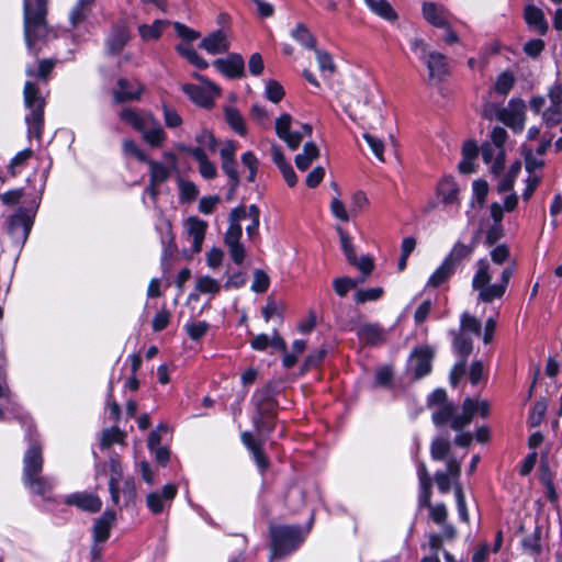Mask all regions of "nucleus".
I'll use <instances>...</instances> for the list:
<instances>
[{
    "instance_id": "obj_36",
    "label": "nucleus",
    "mask_w": 562,
    "mask_h": 562,
    "mask_svg": "<svg viewBox=\"0 0 562 562\" xmlns=\"http://www.w3.org/2000/svg\"><path fill=\"white\" fill-rule=\"evenodd\" d=\"M452 335H453L452 345H453L456 352L459 356H461L462 358L467 359L473 350V341L470 337V334H468L465 331L462 333V331L458 330V331H452Z\"/></svg>"
},
{
    "instance_id": "obj_24",
    "label": "nucleus",
    "mask_w": 562,
    "mask_h": 562,
    "mask_svg": "<svg viewBox=\"0 0 562 562\" xmlns=\"http://www.w3.org/2000/svg\"><path fill=\"white\" fill-rule=\"evenodd\" d=\"M437 195L441 199V202L448 204H459V186L454 181L452 176L443 177L436 188Z\"/></svg>"
},
{
    "instance_id": "obj_15",
    "label": "nucleus",
    "mask_w": 562,
    "mask_h": 562,
    "mask_svg": "<svg viewBox=\"0 0 562 562\" xmlns=\"http://www.w3.org/2000/svg\"><path fill=\"white\" fill-rule=\"evenodd\" d=\"M5 413L12 414L22 425L30 418V416L23 412L15 395L11 392V389H0V420L4 418Z\"/></svg>"
},
{
    "instance_id": "obj_40",
    "label": "nucleus",
    "mask_w": 562,
    "mask_h": 562,
    "mask_svg": "<svg viewBox=\"0 0 562 562\" xmlns=\"http://www.w3.org/2000/svg\"><path fill=\"white\" fill-rule=\"evenodd\" d=\"M177 52L184 57L190 64L199 69H206L209 64L203 59L190 44H179L176 47Z\"/></svg>"
},
{
    "instance_id": "obj_6",
    "label": "nucleus",
    "mask_w": 562,
    "mask_h": 562,
    "mask_svg": "<svg viewBox=\"0 0 562 562\" xmlns=\"http://www.w3.org/2000/svg\"><path fill=\"white\" fill-rule=\"evenodd\" d=\"M427 407L432 409L431 422L437 428L451 424L459 415V405L448 398L445 389H435L427 396Z\"/></svg>"
},
{
    "instance_id": "obj_22",
    "label": "nucleus",
    "mask_w": 562,
    "mask_h": 562,
    "mask_svg": "<svg viewBox=\"0 0 562 562\" xmlns=\"http://www.w3.org/2000/svg\"><path fill=\"white\" fill-rule=\"evenodd\" d=\"M292 116L288 113L282 114L276 121L277 135L286 143L291 149H296L302 142V134L290 131Z\"/></svg>"
},
{
    "instance_id": "obj_52",
    "label": "nucleus",
    "mask_w": 562,
    "mask_h": 562,
    "mask_svg": "<svg viewBox=\"0 0 562 562\" xmlns=\"http://www.w3.org/2000/svg\"><path fill=\"white\" fill-rule=\"evenodd\" d=\"M515 85V77L509 71L502 72L495 82V90L501 94H507Z\"/></svg>"
},
{
    "instance_id": "obj_21",
    "label": "nucleus",
    "mask_w": 562,
    "mask_h": 562,
    "mask_svg": "<svg viewBox=\"0 0 562 562\" xmlns=\"http://www.w3.org/2000/svg\"><path fill=\"white\" fill-rule=\"evenodd\" d=\"M143 92L144 86L140 82L133 85L127 79L120 78L117 89L113 91V97L116 103H124L140 100Z\"/></svg>"
},
{
    "instance_id": "obj_3",
    "label": "nucleus",
    "mask_w": 562,
    "mask_h": 562,
    "mask_svg": "<svg viewBox=\"0 0 562 562\" xmlns=\"http://www.w3.org/2000/svg\"><path fill=\"white\" fill-rule=\"evenodd\" d=\"M48 0H23L24 37L29 49L33 50L35 44L44 40L49 27L47 24Z\"/></svg>"
},
{
    "instance_id": "obj_30",
    "label": "nucleus",
    "mask_w": 562,
    "mask_h": 562,
    "mask_svg": "<svg viewBox=\"0 0 562 562\" xmlns=\"http://www.w3.org/2000/svg\"><path fill=\"white\" fill-rule=\"evenodd\" d=\"M475 248V241L473 240L470 245H465L461 241H457L452 247L449 255L446 257L445 261L448 262L452 268L456 267L463 261L464 259L470 258L473 250Z\"/></svg>"
},
{
    "instance_id": "obj_27",
    "label": "nucleus",
    "mask_w": 562,
    "mask_h": 562,
    "mask_svg": "<svg viewBox=\"0 0 562 562\" xmlns=\"http://www.w3.org/2000/svg\"><path fill=\"white\" fill-rule=\"evenodd\" d=\"M186 227L188 235L193 238V252H200L207 228L206 222L192 216L187 220Z\"/></svg>"
},
{
    "instance_id": "obj_9",
    "label": "nucleus",
    "mask_w": 562,
    "mask_h": 562,
    "mask_svg": "<svg viewBox=\"0 0 562 562\" xmlns=\"http://www.w3.org/2000/svg\"><path fill=\"white\" fill-rule=\"evenodd\" d=\"M434 355V349L429 346L415 348L407 361V374H409L413 380L427 375L431 370Z\"/></svg>"
},
{
    "instance_id": "obj_7",
    "label": "nucleus",
    "mask_w": 562,
    "mask_h": 562,
    "mask_svg": "<svg viewBox=\"0 0 562 562\" xmlns=\"http://www.w3.org/2000/svg\"><path fill=\"white\" fill-rule=\"evenodd\" d=\"M461 408V413L451 423V429L454 431L463 430L472 423L475 416L486 418L490 414L488 401L476 397H465Z\"/></svg>"
},
{
    "instance_id": "obj_13",
    "label": "nucleus",
    "mask_w": 562,
    "mask_h": 562,
    "mask_svg": "<svg viewBox=\"0 0 562 562\" xmlns=\"http://www.w3.org/2000/svg\"><path fill=\"white\" fill-rule=\"evenodd\" d=\"M177 493L178 487L176 484H166L160 492L155 491L147 494L146 505L154 515H159L166 507H170Z\"/></svg>"
},
{
    "instance_id": "obj_23",
    "label": "nucleus",
    "mask_w": 562,
    "mask_h": 562,
    "mask_svg": "<svg viewBox=\"0 0 562 562\" xmlns=\"http://www.w3.org/2000/svg\"><path fill=\"white\" fill-rule=\"evenodd\" d=\"M424 19L436 27L448 26V10L436 2H424L422 7Z\"/></svg>"
},
{
    "instance_id": "obj_55",
    "label": "nucleus",
    "mask_w": 562,
    "mask_h": 562,
    "mask_svg": "<svg viewBox=\"0 0 562 562\" xmlns=\"http://www.w3.org/2000/svg\"><path fill=\"white\" fill-rule=\"evenodd\" d=\"M383 294L382 288H371L366 290H358L355 294V301L358 304H363L368 301H375Z\"/></svg>"
},
{
    "instance_id": "obj_60",
    "label": "nucleus",
    "mask_w": 562,
    "mask_h": 562,
    "mask_svg": "<svg viewBox=\"0 0 562 562\" xmlns=\"http://www.w3.org/2000/svg\"><path fill=\"white\" fill-rule=\"evenodd\" d=\"M121 437V431L117 427H111L103 430L100 446L102 449L111 447L113 443L117 442Z\"/></svg>"
},
{
    "instance_id": "obj_16",
    "label": "nucleus",
    "mask_w": 562,
    "mask_h": 562,
    "mask_svg": "<svg viewBox=\"0 0 562 562\" xmlns=\"http://www.w3.org/2000/svg\"><path fill=\"white\" fill-rule=\"evenodd\" d=\"M65 503L69 506H76L81 510L97 513L102 507L101 498L92 493L76 492L65 497Z\"/></svg>"
},
{
    "instance_id": "obj_58",
    "label": "nucleus",
    "mask_w": 562,
    "mask_h": 562,
    "mask_svg": "<svg viewBox=\"0 0 562 562\" xmlns=\"http://www.w3.org/2000/svg\"><path fill=\"white\" fill-rule=\"evenodd\" d=\"M363 138L367 140L368 145L370 146L371 150L375 155V157L381 161L384 162V144L381 139L374 137L373 135L369 133L363 134Z\"/></svg>"
},
{
    "instance_id": "obj_28",
    "label": "nucleus",
    "mask_w": 562,
    "mask_h": 562,
    "mask_svg": "<svg viewBox=\"0 0 562 562\" xmlns=\"http://www.w3.org/2000/svg\"><path fill=\"white\" fill-rule=\"evenodd\" d=\"M525 20L527 24L533 27L540 35L547 34L549 25L541 9L532 4L527 5L525 9Z\"/></svg>"
},
{
    "instance_id": "obj_5",
    "label": "nucleus",
    "mask_w": 562,
    "mask_h": 562,
    "mask_svg": "<svg viewBox=\"0 0 562 562\" xmlns=\"http://www.w3.org/2000/svg\"><path fill=\"white\" fill-rule=\"evenodd\" d=\"M22 426L25 429L24 438L29 445L23 456L22 477H29L42 473L44 463L43 449L32 418L26 419Z\"/></svg>"
},
{
    "instance_id": "obj_41",
    "label": "nucleus",
    "mask_w": 562,
    "mask_h": 562,
    "mask_svg": "<svg viewBox=\"0 0 562 562\" xmlns=\"http://www.w3.org/2000/svg\"><path fill=\"white\" fill-rule=\"evenodd\" d=\"M451 445L447 438L436 437L430 445V456L435 461H442L447 459L450 452Z\"/></svg>"
},
{
    "instance_id": "obj_37",
    "label": "nucleus",
    "mask_w": 562,
    "mask_h": 562,
    "mask_svg": "<svg viewBox=\"0 0 562 562\" xmlns=\"http://www.w3.org/2000/svg\"><path fill=\"white\" fill-rule=\"evenodd\" d=\"M370 10L387 21H395L397 13L386 0H364Z\"/></svg>"
},
{
    "instance_id": "obj_14",
    "label": "nucleus",
    "mask_w": 562,
    "mask_h": 562,
    "mask_svg": "<svg viewBox=\"0 0 562 562\" xmlns=\"http://www.w3.org/2000/svg\"><path fill=\"white\" fill-rule=\"evenodd\" d=\"M23 485L30 493L40 496L43 501H53L52 492L56 485L54 477L41 474L22 477Z\"/></svg>"
},
{
    "instance_id": "obj_49",
    "label": "nucleus",
    "mask_w": 562,
    "mask_h": 562,
    "mask_svg": "<svg viewBox=\"0 0 562 562\" xmlns=\"http://www.w3.org/2000/svg\"><path fill=\"white\" fill-rule=\"evenodd\" d=\"M284 94L285 92L283 87L277 80L271 79L267 81L266 98L269 101L279 103L283 99Z\"/></svg>"
},
{
    "instance_id": "obj_26",
    "label": "nucleus",
    "mask_w": 562,
    "mask_h": 562,
    "mask_svg": "<svg viewBox=\"0 0 562 562\" xmlns=\"http://www.w3.org/2000/svg\"><path fill=\"white\" fill-rule=\"evenodd\" d=\"M479 269L473 278L472 286L479 291V300L483 302V295L491 288L492 274L490 273V265L487 260L481 259L477 262Z\"/></svg>"
},
{
    "instance_id": "obj_50",
    "label": "nucleus",
    "mask_w": 562,
    "mask_h": 562,
    "mask_svg": "<svg viewBox=\"0 0 562 562\" xmlns=\"http://www.w3.org/2000/svg\"><path fill=\"white\" fill-rule=\"evenodd\" d=\"M337 233L339 235L340 245L347 261H355L356 250L350 236L340 226L337 227Z\"/></svg>"
},
{
    "instance_id": "obj_2",
    "label": "nucleus",
    "mask_w": 562,
    "mask_h": 562,
    "mask_svg": "<svg viewBox=\"0 0 562 562\" xmlns=\"http://www.w3.org/2000/svg\"><path fill=\"white\" fill-rule=\"evenodd\" d=\"M304 531L301 525L269 526V560H282L296 552L304 543Z\"/></svg>"
},
{
    "instance_id": "obj_39",
    "label": "nucleus",
    "mask_w": 562,
    "mask_h": 562,
    "mask_svg": "<svg viewBox=\"0 0 562 562\" xmlns=\"http://www.w3.org/2000/svg\"><path fill=\"white\" fill-rule=\"evenodd\" d=\"M359 338L370 345H378L382 341L383 330L374 324H364L358 329Z\"/></svg>"
},
{
    "instance_id": "obj_31",
    "label": "nucleus",
    "mask_w": 562,
    "mask_h": 562,
    "mask_svg": "<svg viewBox=\"0 0 562 562\" xmlns=\"http://www.w3.org/2000/svg\"><path fill=\"white\" fill-rule=\"evenodd\" d=\"M140 133L144 140L154 147H160L166 140V133L155 117Z\"/></svg>"
},
{
    "instance_id": "obj_62",
    "label": "nucleus",
    "mask_w": 562,
    "mask_h": 562,
    "mask_svg": "<svg viewBox=\"0 0 562 562\" xmlns=\"http://www.w3.org/2000/svg\"><path fill=\"white\" fill-rule=\"evenodd\" d=\"M369 204L367 195L362 191H357L351 198L350 213L357 215L362 212Z\"/></svg>"
},
{
    "instance_id": "obj_44",
    "label": "nucleus",
    "mask_w": 562,
    "mask_h": 562,
    "mask_svg": "<svg viewBox=\"0 0 562 562\" xmlns=\"http://www.w3.org/2000/svg\"><path fill=\"white\" fill-rule=\"evenodd\" d=\"M195 290L199 293L215 295L221 291V283L210 276H202L195 281Z\"/></svg>"
},
{
    "instance_id": "obj_17",
    "label": "nucleus",
    "mask_w": 562,
    "mask_h": 562,
    "mask_svg": "<svg viewBox=\"0 0 562 562\" xmlns=\"http://www.w3.org/2000/svg\"><path fill=\"white\" fill-rule=\"evenodd\" d=\"M214 66L227 78H240L245 75V63L239 54L232 53L226 58H218Z\"/></svg>"
},
{
    "instance_id": "obj_1",
    "label": "nucleus",
    "mask_w": 562,
    "mask_h": 562,
    "mask_svg": "<svg viewBox=\"0 0 562 562\" xmlns=\"http://www.w3.org/2000/svg\"><path fill=\"white\" fill-rule=\"evenodd\" d=\"M282 389H256L252 394V404L256 412L252 415V425L261 440L268 439L276 426V417L281 405L279 397Z\"/></svg>"
},
{
    "instance_id": "obj_47",
    "label": "nucleus",
    "mask_w": 562,
    "mask_h": 562,
    "mask_svg": "<svg viewBox=\"0 0 562 562\" xmlns=\"http://www.w3.org/2000/svg\"><path fill=\"white\" fill-rule=\"evenodd\" d=\"M150 167V183L153 187L165 182L169 178V170L160 162L148 161Z\"/></svg>"
},
{
    "instance_id": "obj_19",
    "label": "nucleus",
    "mask_w": 562,
    "mask_h": 562,
    "mask_svg": "<svg viewBox=\"0 0 562 562\" xmlns=\"http://www.w3.org/2000/svg\"><path fill=\"white\" fill-rule=\"evenodd\" d=\"M115 520L116 514L113 509H105L100 517L95 518L92 527L93 541L105 542L110 537Z\"/></svg>"
},
{
    "instance_id": "obj_32",
    "label": "nucleus",
    "mask_w": 562,
    "mask_h": 562,
    "mask_svg": "<svg viewBox=\"0 0 562 562\" xmlns=\"http://www.w3.org/2000/svg\"><path fill=\"white\" fill-rule=\"evenodd\" d=\"M153 117L154 116L151 114L142 116L135 110L130 108L123 109L120 113V119L133 126V128L138 132H142L144 128H146V125L153 122Z\"/></svg>"
},
{
    "instance_id": "obj_45",
    "label": "nucleus",
    "mask_w": 562,
    "mask_h": 562,
    "mask_svg": "<svg viewBox=\"0 0 562 562\" xmlns=\"http://www.w3.org/2000/svg\"><path fill=\"white\" fill-rule=\"evenodd\" d=\"M29 124V135L40 139L44 126V112L32 111L26 117Z\"/></svg>"
},
{
    "instance_id": "obj_20",
    "label": "nucleus",
    "mask_w": 562,
    "mask_h": 562,
    "mask_svg": "<svg viewBox=\"0 0 562 562\" xmlns=\"http://www.w3.org/2000/svg\"><path fill=\"white\" fill-rule=\"evenodd\" d=\"M178 149L182 153L192 156L199 162V171L202 175V177L206 179H213L216 177V168L213 165V162L209 160L203 148L179 144Z\"/></svg>"
},
{
    "instance_id": "obj_33",
    "label": "nucleus",
    "mask_w": 562,
    "mask_h": 562,
    "mask_svg": "<svg viewBox=\"0 0 562 562\" xmlns=\"http://www.w3.org/2000/svg\"><path fill=\"white\" fill-rule=\"evenodd\" d=\"M128 33L125 27H115L106 41L109 54H120L128 42Z\"/></svg>"
},
{
    "instance_id": "obj_35",
    "label": "nucleus",
    "mask_w": 562,
    "mask_h": 562,
    "mask_svg": "<svg viewBox=\"0 0 562 562\" xmlns=\"http://www.w3.org/2000/svg\"><path fill=\"white\" fill-rule=\"evenodd\" d=\"M24 100L26 108L32 111L44 112L45 100L41 97L36 86L27 81L24 86Z\"/></svg>"
},
{
    "instance_id": "obj_56",
    "label": "nucleus",
    "mask_w": 562,
    "mask_h": 562,
    "mask_svg": "<svg viewBox=\"0 0 562 562\" xmlns=\"http://www.w3.org/2000/svg\"><path fill=\"white\" fill-rule=\"evenodd\" d=\"M195 142L200 145L199 147L201 148L205 146L213 153L216 150L217 140L213 133L209 130H201L200 133H198L195 136Z\"/></svg>"
},
{
    "instance_id": "obj_53",
    "label": "nucleus",
    "mask_w": 562,
    "mask_h": 562,
    "mask_svg": "<svg viewBox=\"0 0 562 562\" xmlns=\"http://www.w3.org/2000/svg\"><path fill=\"white\" fill-rule=\"evenodd\" d=\"M270 284L269 276L261 269L254 271V282L251 290L256 293H265Z\"/></svg>"
},
{
    "instance_id": "obj_57",
    "label": "nucleus",
    "mask_w": 562,
    "mask_h": 562,
    "mask_svg": "<svg viewBox=\"0 0 562 562\" xmlns=\"http://www.w3.org/2000/svg\"><path fill=\"white\" fill-rule=\"evenodd\" d=\"M454 496L458 507V515L460 519L464 522H469V512L465 503V497L460 485H456L454 487Z\"/></svg>"
},
{
    "instance_id": "obj_18",
    "label": "nucleus",
    "mask_w": 562,
    "mask_h": 562,
    "mask_svg": "<svg viewBox=\"0 0 562 562\" xmlns=\"http://www.w3.org/2000/svg\"><path fill=\"white\" fill-rule=\"evenodd\" d=\"M426 57L428 81H442L449 75L447 57L439 52H429Z\"/></svg>"
},
{
    "instance_id": "obj_12",
    "label": "nucleus",
    "mask_w": 562,
    "mask_h": 562,
    "mask_svg": "<svg viewBox=\"0 0 562 562\" xmlns=\"http://www.w3.org/2000/svg\"><path fill=\"white\" fill-rule=\"evenodd\" d=\"M526 104L521 99H512L507 108L496 111L497 119L515 132H520L525 125Z\"/></svg>"
},
{
    "instance_id": "obj_48",
    "label": "nucleus",
    "mask_w": 562,
    "mask_h": 562,
    "mask_svg": "<svg viewBox=\"0 0 562 562\" xmlns=\"http://www.w3.org/2000/svg\"><path fill=\"white\" fill-rule=\"evenodd\" d=\"M293 37L301 42L306 48L315 49L316 48V40L308 31L306 25L297 24L296 29L293 31Z\"/></svg>"
},
{
    "instance_id": "obj_54",
    "label": "nucleus",
    "mask_w": 562,
    "mask_h": 562,
    "mask_svg": "<svg viewBox=\"0 0 562 562\" xmlns=\"http://www.w3.org/2000/svg\"><path fill=\"white\" fill-rule=\"evenodd\" d=\"M349 265L356 267L364 277H369L374 269V260L371 256H362L358 258L355 256V261H349Z\"/></svg>"
},
{
    "instance_id": "obj_64",
    "label": "nucleus",
    "mask_w": 562,
    "mask_h": 562,
    "mask_svg": "<svg viewBox=\"0 0 562 562\" xmlns=\"http://www.w3.org/2000/svg\"><path fill=\"white\" fill-rule=\"evenodd\" d=\"M543 120L549 126H554L562 121V110L560 105H551L543 112Z\"/></svg>"
},
{
    "instance_id": "obj_10",
    "label": "nucleus",
    "mask_w": 562,
    "mask_h": 562,
    "mask_svg": "<svg viewBox=\"0 0 562 562\" xmlns=\"http://www.w3.org/2000/svg\"><path fill=\"white\" fill-rule=\"evenodd\" d=\"M34 212L31 209L20 207L18 212L9 217L8 233L18 244H23L30 234L33 225Z\"/></svg>"
},
{
    "instance_id": "obj_42",
    "label": "nucleus",
    "mask_w": 562,
    "mask_h": 562,
    "mask_svg": "<svg viewBox=\"0 0 562 562\" xmlns=\"http://www.w3.org/2000/svg\"><path fill=\"white\" fill-rule=\"evenodd\" d=\"M459 330L462 333L465 331L468 334H473L475 336H480L481 331H482V323L475 316L471 315L468 312H464L461 315Z\"/></svg>"
},
{
    "instance_id": "obj_29",
    "label": "nucleus",
    "mask_w": 562,
    "mask_h": 562,
    "mask_svg": "<svg viewBox=\"0 0 562 562\" xmlns=\"http://www.w3.org/2000/svg\"><path fill=\"white\" fill-rule=\"evenodd\" d=\"M514 273L513 267H506L501 276V282L496 284H492L487 292H485L483 295V302L484 303H491L495 299H502L506 288L509 283V280Z\"/></svg>"
},
{
    "instance_id": "obj_61",
    "label": "nucleus",
    "mask_w": 562,
    "mask_h": 562,
    "mask_svg": "<svg viewBox=\"0 0 562 562\" xmlns=\"http://www.w3.org/2000/svg\"><path fill=\"white\" fill-rule=\"evenodd\" d=\"M210 325L206 322L191 323L186 326L187 333L192 340H199L209 330Z\"/></svg>"
},
{
    "instance_id": "obj_4",
    "label": "nucleus",
    "mask_w": 562,
    "mask_h": 562,
    "mask_svg": "<svg viewBox=\"0 0 562 562\" xmlns=\"http://www.w3.org/2000/svg\"><path fill=\"white\" fill-rule=\"evenodd\" d=\"M110 471L109 492L113 505L120 508L133 505L136 499L134 479H123L121 465L114 460L110 462Z\"/></svg>"
},
{
    "instance_id": "obj_46",
    "label": "nucleus",
    "mask_w": 562,
    "mask_h": 562,
    "mask_svg": "<svg viewBox=\"0 0 562 562\" xmlns=\"http://www.w3.org/2000/svg\"><path fill=\"white\" fill-rule=\"evenodd\" d=\"M453 271L454 268L443 260L441 266L429 278L428 285L431 288H438L453 273Z\"/></svg>"
},
{
    "instance_id": "obj_51",
    "label": "nucleus",
    "mask_w": 562,
    "mask_h": 562,
    "mask_svg": "<svg viewBox=\"0 0 562 562\" xmlns=\"http://www.w3.org/2000/svg\"><path fill=\"white\" fill-rule=\"evenodd\" d=\"M358 281L348 277L336 278L333 281L335 292L344 297L351 289L357 288Z\"/></svg>"
},
{
    "instance_id": "obj_8",
    "label": "nucleus",
    "mask_w": 562,
    "mask_h": 562,
    "mask_svg": "<svg viewBox=\"0 0 562 562\" xmlns=\"http://www.w3.org/2000/svg\"><path fill=\"white\" fill-rule=\"evenodd\" d=\"M322 493L316 484L304 487L299 484L291 485L285 494V504L292 512L301 510L307 502H322Z\"/></svg>"
},
{
    "instance_id": "obj_25",
    "label": "nucleus",
    "mask_w": 562,
    "mask_h": 562,
    "mask_svg": "<svg viewBox=\"0 0 562 562\" xmlns=\"http://www.w3.org/2000/svg\"><path fill=\"white\" fill-rule=\"evenodd\" d=\"M200 47L212 55L223 54L228 52L229 42L225 33L218 30L204 37L200 43Z\"/></svg>"
},
{
    "instance_id": "obj_11",
    "label": "nucleus",
    "mask_w": 562,
    "mask_h": 562,
    "mask_svg": "<svg viewBox=\"0 0 562 562\" xmlns=\"http://www.w3.org/2000/svg\"><path fill=\"white\" fill-rule=\"evenodd\" d=\"M194 78L204 82L206 86L184 85L182 88L183 91L194 103L206 109L213 106L214 98L220 95V88L213 82L205 80L202 75L194 74Z\"/></svg>"
},
{
    "instance_id": "obj_59",
    "label": "nucleus",
    "mask_w": 562,
    "mask_h": 562,
    "mask_svg": "<svg viewBox=\"0 0 562 562\" xmlns=\"http://www.w3.org/2000/svg\"><path fill=\"white\" fill-rule=\"evenodd\" d=\"M241 162L249 169L248 181L255 182L259 166L257 157L251 151H247L241 156Z\"/></svg>"
},
{
    "instance_id": "obj_34",
    "label": "nucleus",
    "mask_w": 562,
    "mask_h": 562,
    "mask_svg": "<svg viewBox=\"0 0 562 562\" xmlns=\"http://www.w3.org/2000/svg\"><path fill=\"white\" fill-rule=\"evenodd\" d=\"M318 157L319 149L317 145L313 142H308L304 145L303 153L295 157V165L300 170L305 171Z\"/></svg>"
},
{
    "instance_id": "obj_38",
    "label": "nucleus",
    "mask_w": 562,
    "mask_h": 562,
    "mask_svg": "<svg viewBox=\"0 0 562 562\" xmlns=\"http://www.w3.org/2000/svg\"><path fill=\"white\" fill-rule=\"evenodd\" d=\"M170 24L167 20H156L151 25L142 24L138 26L139 35L144 41L157 40L162 31Z\"/></svg>"
},
{
    "instance_id": "obj_63",
    "label": "nucleus",
    "mask_w": 562,
    "mask_h": 562,
    "mask_svg": "<svg viewBox=\"0 0 562 562\" xmlns=\"http://www.w3.org/2000/svg\"><path fill=\"white\" fill-rule=\"evenodd\" d=\"M173 27L177 35L188 42H193L201 36L200 32L194 31L180 22H176Z\"/></svg>"
},
{
    "instance_id": "obj_43",
    "label": "nucleus",
    "mask_w": 562,
    "mask_h": 562,
    "mask_svg": "<svg viewBox=\"0 0 562 562\" xmlns=\"http://www.w3.org/2000/svg\"><path fill=\"white\" fill-rule=\"evenodd\" d=\"M225 119L228 125L238 134H246L245 121L240 112L235 108L225 109Z\"/></svg>"
}]
</instances>
